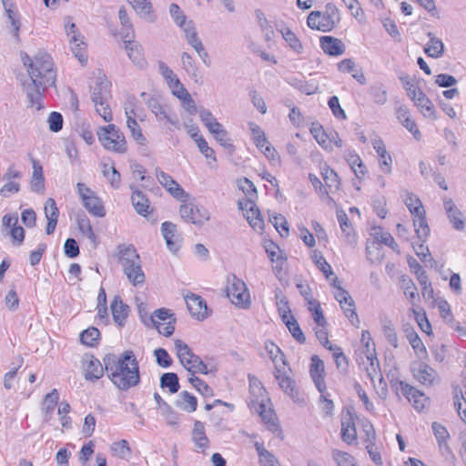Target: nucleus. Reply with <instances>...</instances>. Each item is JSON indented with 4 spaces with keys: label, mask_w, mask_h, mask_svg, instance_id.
Here are the masks:
<instances>
[{
    "label": "nucleus",
    "mask_w": 466,
    "mask_h": 466,
    "mask_svg": "<svg viewBox=\"0 0 466 466\" xmlns=\"http://www.w3.org/2000/svg\"><path fill=\"white\" fill-rule=\"evenodd\" d=\"M127 125L131 132L133 138L139 145H145L147 139L144 137L142 130H141L138 123L137 122L136 118H134L133 116H129L128 119H127Z\"/></svg>",
    "instance_id": "53"
},
{
    "label": "nucleus",
    "mask_w": 466,
    "mask_h": 466,
    "mask_svg": "<svg viewBox=\"0 0 466 466\" xmlns=\"http://www.w3.org/2000/svg\"><path fill=\"white\" fill-rule=\"evenodd\" d=\"M174 345L180 363L191 374H208L211 372L200 357L196 355L183 340L177 339L174 341Z\"/></svg>",
    "instance_id": "4"
},
{
    "label": "nucleus",
    "mask_w": 466,
    "mask_h": 466,
    "mask_svg": "<svg viewBox=\"0 0 466 466\" xmlns=\"http://www.w3.org/2000/svg\"><path fill=\"white\" fill-rule=\"evenodd\" d=\"M123 42L129 59L132 60V62L138 67H144L147 65V62L143 57L141 46L135 42L133 38L124 39Z\"/></svg>",
    "instance_id": "23"
},
{
    "label": "nucleus",
    "mask_w": 466,
    "mask_h": 466,
    "mask_svg": "<svg viewBox=\"0 0 466 466\" xmlns=\"http://www.w3.org/2000/svg\"><path fill=\"white\" fill-rule=\"evenodd\" d=\"M410 390H409V394H406L404 397L410 403H411L417 411L423 410L426 404L429 402L428 397H426L423 392L417 390L413 386L410 388Z\"/></svg>",
    "instance_id": "35"
},
{
    "label": "nucleus",
    "mask_w": 466,
    "mask_h": 466,
    "mask_svg": "<svg viewBox=\"0 0 466 466\" xmlns=\"http://www.w3.org/2000/svg\"><path fill=\"white\" fill-rule=\"evenodd\" d=\"M188 381L204 397L213 396V390L201 379L192 376Z\"/></svg>",
    "instance_id": "58"
},
{
    "label": "nucleus",
    "mask_w": 466,
    "mask_h": 466,
    "mask_svg": "<svg viewBox=\"0 0 466 466\" xmlns=\"http://www.w3.org/2000/svg\"><path fill=\"white\" fill-rule=\"evenodd\" d=\"M373 147L377 154L380 157L379 163L381 170L386 173L390 174L391 172V157L387 152L386 147L382 140H376L373 143Z\"/></svg>",
    "instance_id": "29"
},
{
    "label": "nucleus",
    "mask_w": 466,
    "mask_h": 466,
    "mask_svg": "<svg viewBox=\"0 0 466 466\" xmlns=\"http://www.w3.org/2000/svg\"><path fill=\"white\" fill-rule=\"evenodd\" d=\"M280 33L285 39V41L289 44V46L296 52L300 53L302 50V45L295 34L288 27H285L280 30Z\"/></svg>",
    "instance_id": "56"
},
{
    "label": "nucleus",
    "mask_w": 466,
    "mask_h": 466,
    "mask_svg": "<svg viewBox=\"0 0 466 466\" xmlns=\"http://www.w3.org/2000/svg\"><path fill=\"white\" fill-rule=\"evenodd\" d=\"M418 280L421 286V294L424 299H433L434 290L431 286V283L429 282L428 275L425 270H421V272L416 271Z\"/></svg>",
    "instance_id": "50"
},
{
    "label": "nucleus",
    "mask_w": 466,
    "mask_h": 466,
    "mask_svg": "<svg viewBox=\"0 0 466 466\" xmlns=\"http://www.w3.org/2000/svg\"><path fill=\"white\" fill-rule=\"evenodd\" d=\"M404 332L415 354L420 359L426 358L428 355L426 347L414 329L407 327L404 329Z\"/></svg>",
    "instance_id": "27"
},
{
    "label": "nucleus",
    "mask_w": 466,
    "mask_h": 466,
    "mask_svg": "<svg viewBox=\"0 0 466 466\" xmlns=\"http://www.w3.org/2000/svg\"><path fill=\"white\" fill-rule=\"evenodd\" d=\"M372 236L376 241L390 247L392 250H397L399 248L391 234L383 231L381 227H374L372 228Z\"/></svg>",
    "instance_id": "41"
},
{
    "label": "nucleus",
    "mask_w": 466,
    "mask_h": 466,
    "mask_svg": "<svg viewBox=\"0 0 466 466\" xmlns=\"http://www.w3.org/2000/svg\"><path fill=\"white\" fill-rule=\"evenodd\" d=\"M337 218L342 232L344 240L349 245H354L357 242V235L355 229L350 221L347 214L343 210L337 211Z\"/></svg>",
    "instance_id": "18"
},
{
    "label": "nucleus",
    "mask_w": 466,
    "mask_h": 466,
    "mask_svg": "<svg viewBox=\"0 0 466 466\" xmlns=\"http://www.w3.org/2000/svg\"><path fill=\"white\" fill-rule=\"evenodd\" d=\"M322 51L330 56H339L346 51L344 43L330 35H322Z\"/></svg>",
    "instance_id": "20"
},
{
    "label": "nucleus",
    "mask_w": 466,
    "mask_h": 466,
    "mask_svg": "<svg viewBox=\"0 0 466 466\" xmlns=\"http://www.w3.org/2000/svg\"><path fill=\"white\" fill-rule=\"evenodd\" d=\"M112 451L121 459H127L130 454V448L126 440L114 442L111 446Z\"/></svg>",
    "instance_id": "61"
},
{
    "label": "nucleus",
    "mask_w": 466,
    "mask_h": 466,
    "mask_svg": "<svg viewBox=\"0 0 466 466\" xmlns=\"http://www.w3.org/2000/svg\"><path fill=\"white\" fill-rule=\"evenodd\" d=\"M192 138L195 140L199 151L205 156V157L216 160L214 150L208 147V142L202 136L194 133L192 134Z\"/></svg>",
    "instance_id": "55"
},
{
    "label": "nucleus",
    "mask_w": 466,
    "mask_h": 466,
    "mask_svg": "<svg viewBox=\"0 0 466 466\" xmlns=\"http://www.w3.org/2000/svg\"><path fill=\"white\" fill-rule=\"evenodd\" d=\"M130 189L132 190L131 202L137 214L147 217L150 213V206L147 198L142 191L132 185L130 186Z\"/></svg>",
    "instance_id": "21"
},
{
    "label": "nucleus",
    "mask_w": 466,
    "mask_h": 466,
    "mask_svg": "<svg viewBox=\"0 0 466 466\" xmlns=\"http://www.w3.org/2000/svg\"><path fill=\"white\" fill-rule=\"evenodd\" d=\"M370 95L376 104L384 105L387 102V91L381 84L372 86Z\"/></svg>",
    "instance_id": "60"
},
{
    "label": "nucleus",
    "mask_w": 466,
    "mask_h": 466,
    "mask_svg": "<svg viewBox=\"0 0 466 466\" xmlns=\"http://www.w3.org/2000/svg\"><path fill=\"white\" fill-rule=\"evenodd\" d=\"M269 221L279 231L281 237L289 236V230L286 218L280 214H273L269 216Z\"/></svg>",
    "instance_id": "51"
},
{
    "label": "nucleus",
    "mask_w": 466,
    "mask_h": 466,
    "mask_svg": "<svg viewBox=\"0 0 466 466\" xmlns=\"http://www.w3.org/2000/svg\"><path fill=\"white\" fill-rule=\"evenodd\" d=\"M100 337V331L98 329L95 327H90L80 334V340L83 344L89 346V347H95Z\"/></svg>",
    "instance_id": "49"
},
{
    "label": "nucleus",
    "mask_w": 466,
    "mask_h": 466,
    "mask_svg": "<svg viewBox=\"0 0 466 466\" xmlns=\"http://www.w3.org/2000/svg\"><path fill=\"white\" fill-rule=\"evenodd\" d=\"M199 117L212 135L222 127V125L217 121L209 110L201 109L199 111Z\"/></svg>",
    "instance_id": "46"
},
{
    "label": "nucleus",
    "mask_w": 466,
    "mask_h": 466,
    "mask_svg": "<svg viewBox=\"0 0 466 466\" xmlns=\"http://www.w3.org/2000/svg\"><path fill=\"white\" fill-rule=\"evenodd\" d=\"M154 356L156 357V361L158 366L162 368H168L172 365L173 360L165 349H156L154 350Z\"/></svg>",
    "instance_id": "62"
},
{
    "label": "nucleus",
    "mask_w": 466,
    "mask_h": 466,
    "mask_svg": "<svg viewBox=\"0 0 466 466\" xmlns=\"http://www.w3.org/2000/svg\"><path fill=\"white\" fill-rule=\"evenodd\" d=\"M227 296L231 302L240 308H248L250 304L249 292L245 282L236 275L228 277Z\"/></svg>",
    "instance_id": "7"
},
{
    "label": "nucleus",
    "mask_w": 466,
    "mask_h": 466,
    "mask_svg": "<svg viewBox=\"0 0 466 466\" xmlns=\"http://www.w3.org/2000/svg\"><path fill=\"white\" fill-rule=\"evenodd\" d=\"M414 378L424 386H431L438 377L437 371L424 362L412 366Z\"/></svg>",
    "instance_id": "14"
},
{
    "label": "nucleus",
    "mask_w": 466,
    "mask_h": 466,
    "mask_svg": "<svg viewBox=\"0 0 466 466\" xmlns=\"http://www.w3.org/2000/svg\"><path fill=\"white\" fill-rule=\"evenodd\" d=\"M70 47L78 61L85 65L87 61V56L86 55V44L83 42L81 35L71 36Z\"/></svg>",
    "instance_id": "38"
},
{
    "label": "nucleus",
    "mask_w": 466,
    "mask_h": 466,
    "mask_svg": "<svg viewBox=\"0 0 466 466\" xmlns=\"http://www.w3.org/2000/svg\"><path fill=\"white\" fill-rule=\"evenodd\" d=\"M111 311L114 321L122 326L128 315L129 308L123 303L120 297L116 296L111 303Z\"/></svg>",
    "instance_id": "30"
},
{
    "label": "nucleus",
    "mask_w": 466,
    "mask_h": 466,
    "mask_svg": "<svg viewBox=\"0 0 466 466\" xmlns=\"http://www.w3.org/2000/svg\"><path fill=\"white\" fill-rule=\"evenodd\" d=\"M161 231L169 250L175 252L179 248V238L176 235L177 227L172 222L166 221L161 225Z\"/></svg>",
    "instance_id": "24"
},
{
    "label": "nucleus",
    "mask_w": 466,
    "mask_h": 466,
    "mask_svg": "<svg viewBox=\"0 0 466 466\" xmlns=\"http://www.w3.org/2000/svg\"><path fill=\"white\" fill-rule=\"evenodd\" d=\"M184 299L192 317L198 319H204L207 317V303L200 296L191 293L186 295Z\"/></svg>",
    "instance_id": "16"
},
{
    "label": "nucleus",
    "mask_w": 466,
    "mask_h": 466,
    "mask_svg": "<svg viewBox=\"0 0 466 466\" xmlns=\"http://www.w3.org/2000/svg\"><path fill=\"white\" fill-rule=\"evenodd\" d=\"M265 348L270 359L275 363V370L277 369V364L280 365L281 363L283 366L286 365L283 352L274 342L267 341L265 343Z\"/></svg>",
    "instance_id": "48"
},
{
    "label": "nucleus",
    "mask_w": 466,
    "mask_h": 466,
    "mask_svg": "<svg viewBox=\"0 0 466 466\" xmlns=\"http://www.w3.org/2000/svg\"><path fill=\"white\" fill-rule=\"evenodd\" d=\"M30 187L33 191L37 193L43 192L45 188L43 167L36 160H33V174Z\"/></svg>",
    "instance_id": "34"
},
{
    "label": "nucleus",
    "mask_w": 466,
    "mask_h": 466,
    "mask_svg": "<svg viewBox=\"0 0 466 466\" xmlns=\"http://www.w3.org/2000/svg\"><path fill=\"white\" fill-rule=\"evenodd\" d=\"M110 82L105 76H98L91 89V99L94 105L108 103L111 98Z\"/></svg>",
    "instance_id": "10"
},
{
    "label": "nucleus",
    "mask_w": 466,
    "mask_h": 466,
    "mask_svg": "<svg viewBox=\"0 0 466 466\" xmlns=\"http://www.w3.org/2000/svg\"><path fill=\"white\" fill-rule=\"evenodd\" d=\"M82 362L84 377L86 380L95 381L103 376L105 365L93 355H85Z\"/></svg>",
    "instance_id": "11"
},
{
    "label": "nucleus",
    "mask_w": 466,
    "mask_h": 466,
    "mask_svg": "<svg viewBox=\"0 0 466 466\" xmlns=\"http://www.w3.org/2000/svg\"><path fill=\"white\" fill-rule=\"evenodd\" d=\"M339 13L336 5L328 4L325 12L322 14V32L331 31L339 21Z\"/></svg>",
    "instance_id": "26"
},
{
    "label": "nucleus",
    "mask_w": 466,
    "mask_h": 466,
    "mask_svg": "<svg viewBox=\"0 0 466 466\" xmlns=\"http://www.w3.org/2000/svg\"><path fill=\"white\" fill-rule=\"evenodd\" d=\"M239 208L247 210V219L249 225L255 229H262L264 221L261 218L258 208L256 207L253 201H246L245 207L241 202L238 203Z\"/></svg>",
    "instance_id": "22"
},
{
    "label": "nucleus",
    "mask_w": 466,
    "mask_h": 466,
    "mask_svg": "<svg viewBox=\"0 0 466 466\" xmlns=\"http://www.w3.org/2000/svg\"><path fill=\"white\" fill-rule=\"evenodd\" d=\"M404 202L410 212L414 216L413 226L417 238L425 241L430 235V227L426 220V212L421 201L414 194L408 193Z\"/></svg>",
    "instance_id": "5"
},
{
    "label": "nucleus",
    "mask_w": 466,
    "mask_h": 466,
    "mask_svg": "<svg viewBox=\"0 0 466 466\" xmlns=\"http://www.w3.org/2000/svg\"><path fill=\"white\" fill-rule=\"evenodd\" d=\"M160 387L168 389L170 393H177L179 390V379L177 373L167 372L160 377Z\"/></svg>",
    "instance_id": "42"
},
{
    "label": "nucleus",
    "mask_w": 466,
    "mask_h": 466,
    "mask_svg": "<svg viewBox=\"0 0 466 466\" xmlns=\"http://www.w3.org/2000/svg\"><path fill=\"white\" fill-rule=\"evenodd\" d=\"M76 223L79 231L89 240L92 247L96 248L99 243L97 236L94 233L88 218L85 213L78 214Z\"/></svg>",
    "instance_id": "25"
},
{
    "label": "nucleus",
    "mask_w": 466,
    "mask_h": 466,
    "mask_svg": "<svg viewBox=\"0 0 466 466\" xmlns=\"http://www.w3.org/2000/svg\"><path fill=\"white\" fill-rule=\"evenodd\" d=\"M427 35L430 40L424 47V52L431 57H441L444 53V45L442 41L440 38H437L431 32H429Z\"/></svg>",
    "instance_id": "33"
},
{
    "label": "nucleus",
    "mask_w": 466,
    "mask_h": 466,
    "mask_svg": "<svg viewBox=\"0 0 466 466\" xmlns=\"http://www.w3.org/2000/svg\"><path fill=\"white\" fill-rule=\"evenodd\" d=\"M156 176L158 182L177 199L185 201L187 194L168 174L163 172L159 168L156 169Z\"/></svg>",
    "instance_id": "12"
},
{
    "label": "nucleus",
    "mask_w": 466,
    "mask_h": 466,
    "mask_svg": "<svg viewBox=\"0 0 466 466\" xmlns=\"http://www.w3.org/2000/svg\"><path fill=\"white\" fill-rule=\"evenodd\" d=\"M275 379L279 381V385L295 402L300 401L299 394L296 389V381L289 376L286 375L281 370V366L277 364L275 371Z\"/></svg>",
    "instance_id": "13"
},
{
    "label": "nucleus",
    "mask_w": 466,
    "mask_h": 466,
    "mask_svg": "<svg viewBox=\"0 0 466 466\" xmlns=\"http://www.w3.org/2000/svg\"><path fill=\"white\" fill-rule=\"evenodd\" d=\"M177 97L182 102V106L185 108V110H187L190 115L197 113L196 103L187 90L181 95L177 96Z\"/></svg>",
    "instance_id": "64"
},
{
    "label": "nucleus",
    "mask_w": 466,
    "mask_h": 466,
    "mask_svg": "<svg viewBox=\"0 0 466 466\" xmlns=\"http://www.w3.org/2000/svg\"><path fill=\"white\" fill-rule=\"evenodd\" d=\"M322 179L326 184L327 199L329 202H331L332 198L329 195L339 190L340 186L339 178L333 169L327 167L322 169Z\"/></svg>",
    "instance_id": "28"
},
{
    "label": "nucleus",
    "mask_w": 466,
    "mask_h": 466,
    "mask_svg": "<svg viewBox=\"0 0 466 466\" xmlns=\"http://www.w3.org/2000/svg\"><path fill=\"white\" fill-rule=\"evenodd\" d=\"M382 330L387 341L394 348H398V335L392 322L385 319L382 322Z\"/></svg>",
    "instance_id": "52"
},
{
    "label": "nucleus",
    "mask_w": 466,
    "mask_h": 466,
    "mask_svg": "<svg viewBox=\"0 0 466 466\" xmlns=\"http://www.w3.org/2000/svg\"><path fill=\"white\" fill-rule=\"evenodd\" d=\"M431 428L439 445L441 446L450 438L449 431L444 426L436 421L432 423Z\"/></svg>",
    "instance_id": "63"
},
{
    "label": "nucleus",
    "mask_w": 466,
    "mask_h": 466,
    "mask_svg": "<svg viewBox=\"0 0 466 466\" xmlns=\"http://www.w3.org/2000/svg\"><path fill=\"white\" fill-rule=\"evenodd\" d=\"M331 456L337 466H357L355 458L346 451L333 449Z\"/></svg>",
    "instance_id": "44"
},
{
    "label": "nucleus",
    "mask_w": 466,
    "mask_h": 466,
    "mask_svg": "<svg viewBox=\"0 0 466 466\" xmlns=\"http://www.w3.org/2000/svg\"><path fill=\"white\" fill-rule=\"evenodd\" d=\"M443 206L449 221L456 230H463L465 228V218L461 211L457 208L451 198H444Z\"/></svg>",
    "instance_id": "15"
},
{
    "label": "nucleus",
    "mask_w": 466,
    "mask_h": 466,
    "mask_svg": "<svg viewBox=\"0 0 466 466\" xmlns=\"http://www.w3.org/2000/svg\"><path fill=\"white\" fill-rule=\"evenodd\" d=\"M173 319V314L170 313V310L166 309H159L154 311L150 318V320L153 323L154 327H157V325H161V323L167 322L169 319Z\"/></svg>",
    "instance_id": "59"
},
{
    "label": "nucleus",
    "mask_w": 466,
    "mask_h": 466,
    "mask_svg": "<svg viewBox=\"0 0 466 466\" xmlns=\"http://www.w3.org/2000/svg\"><path fill=\"white\" fill-rule=\"evenodd\" d=\"M159 71L175 96L187 91L184 85L165 63H159Z\"/></svg>",
    "instance_id": "17"
},
{
    "label": "nucleus",
    "mask_w": 466,
    "mask_h": 466,
    "mask_svg": "<svg viewBox=\"0 0 466 466\" xmlns=\"http://www.w3.org/2000/svg\"><path fill=\"white\" fill-rule=\"evenodd\" d=\"M118 18L120 21V24L122 25L120 35L122 36V39L127 38H133L134 37V28L130 22V19L127 15V10L125 7H121L118 10Z\"/></svg>",
    "instance_id": "40"
},
{
    "label": "nucleus",
    "mask_w": 466,
    "mask_h": 466,
    "mask_svg": "<svg viewBox=\"0 0 466 466\" xmlns=\"http://www.w3.org/2000/svg\"><path fill=\"white\" fill-rule=\"evenodd\" d=\"M176 406L187 412H193L197 409V398L187 391H181L176 400Z\"/></svg>",
    "instance_id": "37"
},
{
    "label": "nucleus",
    "mask_w": 466,
    "mask_h": 466,
    "mask_svg": "<svg viewBox=\"0 0 466 466\" xmlns=\"http://www.w3.org/2000/svg\"><path fill=\"white\" fill-rule=\"evenodd\" d=\"M179 214L182 219L194 225L201 226L208 220V215L206 210H201L193 203H185L180 206Z\"/></svg>",
    "instance_id": "9"
},
{
    "label": "nucleus",
    "mask_w": 466,
    "mask_h": 466,
    "mask_svg": "<svg viewBox=\"0 0 466 466\" xmlns=\"http://www.w3.org/2000/svg\"><path fill=\"white\" fill-rule=\"evenodd\" d=\"M413 102L421 110L424 116H435L433 104L423 92H419V96Z\"/></svg>",
    "instance_id": "45"
},
{
    "label": "nucleus",
    "mask_w": 466,
    "mask_h": 466,
    "mask_svg": "<svg viewBox=\"0 0 466 466\" xmlns=\"http://www.w3.org/2000/svg\"><path fill=\"white\" fill-rule=\"evenodd\" d=\"M96 135L102 146L109 151L124 154L127 152V141L124 134L113 124L100 127Z\"/></svg>",
    "instance_id": "6"
},
{
    "label": "nucleus",
    "mask_w": 466,
    "mask_h": 466,
    "mask_svg": "<svg viewBox=\"0 0 466 466\" xmlns=\"http://www.w3.org/2000/svg\"><path fill=\"white\" fill-rule=\"evenodd\" d=\"M141 17H150L153 21L151 14L153 11L152 4L149 0H127Z\"/></svg>",
    "instance_id": "47"
},
{
    "label": "nucleus",
    "mask_w": 466,
    "mask_h": 466,
    "mask_svg": "<svg viewBox=\"0 0 466 466\" xmlns=\"http://www.w3.org/2000/svg\"><path fill=\"white\" fill-rule=\"evenodd\" d=\"M412 313L414 314L415 319L420 328V329L427 333H431V325L427 318L426 312L424 309L418 310L415 309H412Z\"/></svg>",
    "instance_id": "57"
},
{
    "label": "nucleus",
    "mask_w": 466,
    "mask_h": 466,
    "mask_svg": "<svg viewBox=\"0 0 466 466\" xmlns=\"http://www.w3.org/2000/svg\"><path fill=\"white\" fill-rule=\"evenodd\" d=\"M24 65L27 66L30 80L33 85H38L39 87L44 85L55 86L56 72L54 68V62L50 55L39 51L34 58L25 55L23 57Z\"/></svg>",
    "instance_id": "2"
},
{
    "label": "nucleus",
    "mask_w": 466,
    "mask_h": 466,
    "mask_svg": "<svg viewBox=\"0 0 466 466\" xmlns=\"http://www.w3.org/2000/svg\"><path fill=\"white\" fill-rule=\"evenodd\" d=\"M297 288L307 302L308 309L311 312L317 327L320 326V303L313 299L311 288L306 282L298 283ZM314 330L317 338H319L320 330L318 328Z\"/></svg>",
    "instance_id": "8"
},
{
    "label": "nucleus",
    "mask_w": 466,
    "mask_h": 466,
    "mask_svg": "<svg viewBox=\"0 0 466 466\" xmlns=\"http://www.w3.org/2000/svg\"><path fill=\"white\" fill-rule=\"evenodd\" d=\"M147 106L150 109V111L156 116L158 121L167 120L176 128H179L178 118L176 116H172L168 115L157 98H149L147 101Z\"/></svg>",
    "instance_id": "19"
},
{
    "label": "nucleus",
    "mask_w": 466,
    "mask_h": 466,
    "mask_svg": "<svg viewBox=\"0 0 466 466\" xmlns=\"http://www.w3.org/2000/svg\"><path fill=\"white\" fill-rule=\"evenodd\" d=\"M117 260L124 274L133 286L144 284L146 277L141 267L140 257L133 245H119Z\"/></svg>",
    "instance_id": "3"
},
{
    "label": "nucleus",
    "mask_w": 466,
    "mask_h": 466,
    "mask_svg": "<svg viewBox=\"0 0 466 466\" xmlns=\"http://www.w3.org/2000/svg\"><path fill=\"white\" fill-rule=\"evenodd\" d=\"M365 347L367 348L366 358L370 362V365L366 368V371L370 379L374 380L378 375H380V363L376 357L375 349L373 348L371 350H370L369 341L365 344Z\"/></svg>",
    "instance_id": "36"
},
{
    "label": "nucleus",
    "mask_w": 466,
    "mask_h": 466,
    "mask_svg": "<svg viewBox=\"0 0 466 466\" xmlns=\"http://www.w3.org/2000/svg\"><path fill=\"white\" fill-rule=\"evenodd\" d=\"M346 159L357 177L361 178L365 176L367 168L359 155L350 153Z\"/></svg>",
    "instance_id": "43"
},
{
    "label": "nucleus",
    "mask_w": 466,
    "mask_h": 466,
    "mask_svg": "<svg viewBox=\"0 0 466 466\" xmlns=\"http://www.w3.org/2000/svg\"><path fill=\"white\" fill-rule=\"evenodd\" d=\"M86 210L95 217L103 218L106 215L102 201L96 194L84 198L82 201Z\"/></svg>",
    "instance_id": "32"
},
{
    "label": "nucleus",
    "mask_w": 466,
    "mask_h": 466,
    "mask_svg": "<svg viewBox=\"0 0 466 466\" xmlns=\"http://www.w3.org/2000/svg\"><path fill=\"white\" fill-rule=\"evenodd\" d=\"M47 86V85H44L39 87L38 85H33V83L26 86L25 91L30 106H36L37 109L41 108L40 99Z\"/></svg>",
    "instance_id": "39"
},
{
    "label": "nucleus",
    "mask_w": 466,
    "mask_h": 466,
    "mask_svg": "<svg viewBox=\"0 0 466 466\" xmlns=\"http://www.w3.org/2000/svg\"><path fill=\"white\" fill-rule=\"evenodd\" d=\"M103 362L108 379L118 390L127 391L139 384V364L132 350H126L119 357L106 354Z\"/></svg>",
    "instance_id": "1"
},
{
    "label": "nucleus",
    "mask_w": 466,
    "mask_h": 466,
    "mask_svg": "<svg viewBox=\"0 0 466 466\" xmlns=\"http://www.w3.org/2000/svg\"><path fill=\"white\" fill-rule=\"evenodd\" d=\"M341 439L347 444L353 443L357 439L355 422L350 415L341 420Z\"/></svg>",
    "instance_id": "31"
},
{
    "label": "nucleus",
    "mask_w": 466,
    "mask_h": 466,
    "mask_svg": "<svg viewBox=\"0 0 466 466\" xmlns=\"http://www.w3.org/2000/svg\"><path fill=\"white\" fill-rule=\"evenodd\" d=\"M320 359L318 355L311 357V364L309 367L310 377L319 391H320Z\"/></svg>",
    "instance_id": "54"
}]
</instances>
